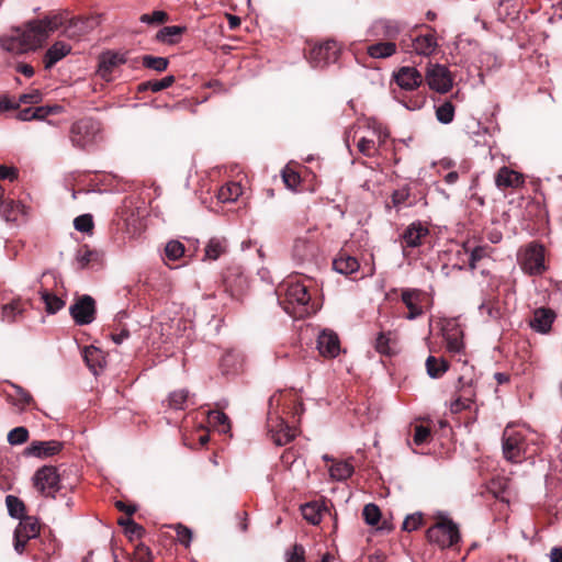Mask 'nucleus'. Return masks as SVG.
<instances>
[{"instance_id": "nucleus-9", "label": "nucleus", "mask_w": 562, "mask_h": 562, "mask_svg": "<svg viewBox=\"0 0 562 562\" xmlns=\"http://www.w3.org/2000/svg\"><path fill=\"white\" fill-rule=\"evenodd\" d=\"M40 533V524L37 518L33 516H25L18 524L13 539H14V550L22 554L25 551L26 544L37 538Z\"/></svg>"}, {"instance_id": "nucleus-10", "label": "nucleus", "mask_w": 562, "mask_h": 562, "mask_svg": "<svg viewBox=\"0 0 562 562\" xmlns=\"http://www.w3.org/2000/svg\"><path fill=\"white\" fill-rule=\"evenodd\" d=\"M340 49L335 41H326L315 45L307 55V60L314 68H323L329 64L336 63Z\"/></svg>"}, {"instance_id": "nucleus-51", "label": "nucleus", "mask_w": 562, "mask_h": 562, "mask_svg": "<svg viewBox=\"0 0 562 562\" xmlns=\"http://www.w3.org/2000/svg\"><path fill=\"white\" fill-rule=\"evenodd\" d=\"M362 516L368 525L375 526L381 518V510L375 504L369 503L363 507Z\"/></svg>"}, {"instance_id": "nucleus-11", "label": "nucleus", "mask_w": 562, "mask_h": 562, "mask_svg": "<svg viewBox=\"0 0 562 562\" xmlns=\"http://www.w3.org/2000/svg\"><path fill=\"white\" fill-rule=\"evenodd\" d=\"M69 313L78 326L91 324L95 319L97 307L92 296L83 294L69 307Z\"/></svg>"}, {"instance_id": "nucleus-38", "label": "nucleus", "mask_w": 562, "mask_h": 562, "mask_svg": "<svg viewBox=\"0 0 562 562\" xmlns=\"http://www.w3.org/2000/svg\"><path fill=\"white\" fill-rule=\"evenodd\" d=\"M83 359L88 368L94 373H98V369H102L103 356L99 348L93 346L86 347L83 350Z\"/></svg>"}, {"instance_id": "nucleus-47", "label": "nucleus", "mask_w": 562, "mask_h": 562, "mask_svg": "<svg viewBox=\"0 0 562 562\" xmlns=\"http://www.w3.org/2000/svg\"><path fill=\"white\" fill-rule=\"evenodd\" d=\"M473 392L471 387L461 391V395L451 404V412L459 413L471 407L473 402Z\"/></svg>"}, {"instance_id": "nucleus-13", "label": "nucleus", "mask_w": 562, "mask_h": 562, "mask_svg": "<svg viewBox=\"0 0 562 562\" xmlns=\"http://www.w3.org/2000/svg\"><path fill=\"white\" fill-rule=\"evenodd\" d=\"M267 425L271 439L277 446H284L295 437V429L290 427L289 424L278 415L269 413Z\"/></svg>"}, {"instance_id": "nucleus-32", "label": "nucleus", "mask_w": 562, "mask_h": 562, "mask_svg": "<svg viewBox=\"0 0 562 562\" xmlns=\"http://www.w3.org/2000/svg\"><path fill=\"white\" fill-rule=\"evenodd\" d=\"M241 186L237 182H227L217 191V200L221 203H229L236 201L241 194Z\"/></svg>"}, {"instance_id": "nucleus-56", "label": "nucleus", "mask_w": 562, "mask_h": 562, "mask_svg": "<svg viewBox=\"0 0 562 562\" xmlns=\"http://www.w3.org/2000/svg\"><path fill=\"white\" fill-rule=\"evenodd\" d=\"M358 150L367 157H374L378 151L376 143L373 139L361 137L357 144Z\"/></svg>"}, {"instance_id": "nucleus-62", "label": "nucleus", "mask_w": 562, "mask_h": 562, "mask_svg": "<svg viewBox=\"0 0 562 562\" xmlns=\"http://www.w3.org/2000/svg\"><path fill=\"white\" fill-rule=\"evenodd\" d=\"M375 350L385 356H390L392 353L390 347V338L385 333H380L375 339Z\"/></svg>"}, {"instance_id": "nucleus-5", "label": "nucleus", "mask_w": 562, "mask_h": 562, "mask_svg": "<svg viewBox=\"0 0 562 562\" xmlns=\"http://www.w3.org/2000/svg\"><path fill=\"white\" fill-rule=\"evenodd\" d=\"M504 458L512 463H520L527 458L528 445L522 431L506 427L502 437Z\"/></svg>"}, {"instance_id": "nucleus-52", "label": "nucleus", "mask_w": 562, "mask_h": 562, "mask_svg": "<svg viewBox=\"0 0 562 562\" xmlns=\"http://www.w3.org/2000/svg\"><path fill=\"white\" fill-rule=\"evenodd\" d=\"M184 254V245L179 240H170L165 247V255L169 260H178Z\"/></svg>"}, {"instance_id": "nucleus-50", "label": "nucleus", "mask_w": 562, "mask_h": 562, "mask_svg": "<svg viewBox=\"0 0 562 562\" xmlns=\"http://www.w3.org/2000/svg\"><path fill=\"white\" fill-rule=\"evenodd\" d=\"M119 524L124 527L125 533L131 538H140L145 532L144 528L131 518L120 519Z\"/></svg>"}, {"instance_id": "nucleus-16", "label": "nucleus", "mask_w": 562, "mask_h": 562, "mask_svg": "<svg viewBox=\"0 0 562 562\" xmlns=\"http://www.w3.org/2000/svg\"><path fill=\"white\" fill-rule=\"evenodd\" d=\"M64 447V443L58 440H34L24 450L25 457H35L38 459H46L58 454Z\"/></svg>"}, {"instance_id": "nucleus-30", "label": "nucleus", "mask_w": 562, "mask_h": 562, "mask_svg": "<svg viewBox=\"0 0 562 562\" xmlns=\"http://www.w3.org/2000/svg\"><path fill=\"white\" fill-rule=\"evenodd\" d=\"M244 358L239 352L227 351L221 359V369L224 374H235L241 370Z\"/></svg>"}, {"instance_id": "nucleus-7", "label": "nucleus", "mask_w": 562, "mask_h": 562, "mask_svg": "<svg viewBox=\"0 0 562 562\" xmlns=\"http://www.w3.org/2000/svg\"><path fill=\"white\" fill-rule=\"evenodd\" d=\"M518 259L522 271L529 276H540L546 270L544 249L537 243H530Z\"/></svg>"}, {"instance_id": "nucleus-63", "label": "nucleus", "mask_w": 562, "mask_h": 562, "mask_svg": "<svg viewBox=\"0 0 562 562\" xmlns=\"http://www.w3.org/2000/svg\"><path fill=\"white\" fill-rule=\"evenodd\" d=\"M131 336L130 330L126 326H113V331L110 337L115 345H121L123 341L128 339Z\"/></svg>"}, {"instance_id": "nucleus-49", "label": "nucleus", "mask_w": 562, "mask_h": 562, "mask_svg": "<svg viewBox=\"0 0 562 562\" xmlns=\"http://www.w3.org/2000/svg\"><path fill=\"white\" fill-rule=\"evenodd\" d=\"M7 439L11 446L22 445L29 439V430L24 426L15 427L9 431Z\"/></svg>"}, {"instance_id": "nucleus-35", "label": "nucleus", "mask_w": 562, "mask_h": 562, "mask_svg": "<svg viewBox=\"0 0 562 562\" xmlns=\"http://www.w3.org/2000/svg\"><path fill=\"white\" fill-rule=\"evenodd\" d=\"M187 30L186 26L181 25H169L160 29L156 35L157 41L167 43V44H176L179 42V36L184 33Z\"/></svg>"}, {"instance_id": "nucleus-23", "label": "nucleus", "mask_w": 562, "mask_h": 562, "mask_svg": "<svg viewBox=\"0 0 562 562\" xmlns=\"http://www.w3.org/2000/svg\"><path fill=\"white\" fill-rule=\"evenodd\" d=\"M71 49V46L63 41L55 42L43 56L44 68L52 69L59 60L69 55Z\"/></svg>"}, {"instance_id": "nucleus-12", "label": "nucleus", "mask_w": 562, "mask_h": 562, "mask_svg": "<svg viewBox=\"0 0 562 562\" xmlns=\"http://www.w3.org/2000/svg\"><path fill=\"white\" fill-rule=\"evenodd\" d=\"M223 285L225 292L233 299L239 300L248 290V277L240 267H229L223 274Z\"/></svg>"}, {"instance_id": "nucleus-64", "label": "nucleus", "mask_w": 562, "mask_h": 562, "mask_svg": "<svg viewBox=\"0 0 562 562\" xmlns=\"http://www.w3.org/2000/svg\"><path fill=\"white\" fill-rule=\"evenodd\" d=\"M430 437V430L428 427L423 425H417L415 427L413 441L415 445L420 446L428 441Z\"/></svg>"}, {"instance_id": "nucleus-60", "label": "nucleus", "mask_w": 562, "mask_h": 562, "mask_svg": "<svg viewBox=\"0 0 562 562\" xmlns=\"http://www.w3.org/2000/svg\"><path fill=\"white\" fill-rule=\"evenodd\" d=\"M282 180L285 187L291 190H295L297 186L301 183L300 175L296 171L289 168H285L282 171Z\"/></svg>"}, {"instance_id": "nucleus-41", "label": "nucleus", "mask_w": 562, "mask_h": 562, "mask_svg": "<svg viewBox=\"0 0 562 562\" xmlns=\"http://www.w3.org/2000/svg\"><path fill=\"white\" fill-rule=\"evenodd\" d=\"M175 80L173 75L166 76L161 79L148 80L139 85V91L150 90L151 92H159L171 87Z\"/></svg>"}, {"instance_id": "nucleus-31", "label": "nucleus", "mask_w": 562, "mask_h": 562, "mask_svg": "<svg viewBox=\"0 0 562 562\" xmlns=\"http://www.w3.org/2000/svg\"><path fill=\"white\" fill-rule=\"evenodd\" d=\"M325 507L318 502H310L301 506L303 518L312 525H318L323 517Z\"/></svg>"}, {"instance_id": "nucleus-42", "label": "nucleus", "mask_w": 562, "mask_h": 562, "mask_svg": "<svg viewBox=\"0 0 562 562\" xmlns=\"http://www.w3.org/2000/svg\"><path fill=\"white\" fill-rule=\"evenodd\" d=\"M456 108L451 101H443L436 105V117L441 124H449L454 119Z\"/></svg>"}, {"instance_id": "nucleus-45", "label": "nucleus", "mask_w": 562, "mask_h": 562, "mask_svg": "<svg viewBox=\"0 0 562 562\" xmlns=\"http://www.w3.org/2000/svg\"><path fill=\"white\" fill-rule=\"evenodd\" d=\"M142 64L145 68L162 72L167 69L169 60L166 57L144 55L142 57Z\"/></svg>"}, {"instance_id": "nucleus-48", "label": "nucleus", "mask_w": 562, "mask_h": 562, "mask_svg": "<svg viewBox=\"0 0 562 562\" xmlns=\"http://www.w3.org/2000/svg\"><path fill=\"white\" fill-rule=\"evenodd\" d=\"M42 299L45 303L46 311L49 314L57 313L65 305V302L60 297H58L57 295L52 294L47 291L42 293Z\"/></svg>"}, {"instance_id": "nucleus-53", "label": "nucleus", "mask_w": 562, "mask_h": 562, "mask_svg": "<svg viewBox=\"0 0 562 562\" xmlns=\"http://www.w3.org/2000/svg\"><path fill=\"white\" fill-rule=\"evenodd\" d=\"M64 111V106L59 104L53 105H41L34 108V120H45L47 116L53 114H59Z\"/></svg>"}, {"instance_id": "nucleus-43", "label": "nucleus", "mask_w": 562, "mask_h": 562, "mask_svg": "<svg viewBox=\"0 0 562 562\" xmlns=\"http://www.w3.org/2000/svg\"><path fill=\"white\" fill-rule=\"evenodd\" d=\"M98 252L91 250L87 245L80 247L76 252V263L78 269L87 268L92 261L97 260Z\"/></svg>"}, {"instance_id": "nucleus-14", "label": "nucleus", "mask_w": 562, "mask_h": 562, "mask_svg": "<svg viewBox=\"0 0 562 562\" xmlns=\"http://www.w3.org/2000/svg\"><path fill=\"white\" fill-rule=\"evenodd\" d=\"M426 81L431 90L446 93L452 88V77L449 69L440 64L432 65L426 72Z\"/></svg>"}, {"instance_id": "nucleus-19", "label": "nucleus", "mask_w": 562, "mask_h": 562, "mask_svg": "<svg viewBox=\"0 0 562 562\" xmlns=\"http://www.w3.org/2000/svg\"><path fill=\"white\" fill-rule=\"evenodd\" d=\"M491 254V247L487 245L484 246H475L471 248L469 246V243H464L462 245V249L458 250L457 255L459 258L461 256L465 257L467 260H462V263H465V268L468 267L469 270L474 271L477 268V263L490 257Z\"/></svg>"}, {"instance_id": "nucleus-54", "label": "nucleus", "mask_w": 562, "mask_h": 562, "mask_svg": "<svg viewBox=\"0 0 562 562\" xmlns=\"http://www.w3.org/2000/svg\"><path fill=\"white\" fill-rule=\"evenodd\" d=\"M480 314L485 316L486 319H498L501 317V308L495 302H483L479 306Z\"/></svg>"}, {"instance_id": "nucleus-6", "label": "nucleus", "mask_w": 562, "mask_h": 562, "mask_svg": "<svg viewBox=\"0 0 562 562\" xmlns=\"http://www.w3.org/2000/svg\"><path fill=\"white\" fill-rule=\"evenodd\" d=\"M34 487L45 497H56L60 490V476L54 465H43L33 475Z\"/></svg>"}, {"instance_id": "nucleus-44", "label": "nucleus", "mask_w": 562, "mask_h": 562, "mask_svg": "<svg viewBox=\"0 0 562 562\" xmlns=\"http://www.w3.org/2000/svg\"><path fill=\"white\" fill-rule=\"evenodd\" d=\"M5 504L8 508V513L12 518L22 519L24 518L25 505L24 503L14 495H8L5 497Z\"/></svg>"}, {"instance_id": "nucleus-8", "label": "nucleus", "mask_w": 562, "mask_h": 562, "mask_svg": "<svg viewBox=\"0 0 562 562\" xmlns=\"http://www.w3.org/2000/svg\"><path fill=\"white\" fill-rule=\"evenodd\" d=\"M400 46L405 53L429 56L436 50L438 44L432 33H411L402 37Z\"/></svg>"}, {"instance_id": "nucleus-29", "label": "nucleus", "mask_w": 562, "mask_h": 562, "mask_svg": "<svg viewBox=\"0 0 562 562\" xmlns=\"http://www.w3.org/2000/svg\"><path fill=\"white\" fill-rule=\"evenodd\" d=\"M443 338L447 342V349L450 352L459 353L463 349L462 330L453 324L451 328H443Z\"/></svg>"}, {"instance_id": "nucleus-24", "label": "nucleus", "mask_w": 562, "mask_h": 562, "mask_svg": "<svg viewBox=\"0 0 562 562\" xmlns=\"http://www.w3.org/2000/svg\"><path fill=\"white\" fill-rule=\"evenodd\" d=\"M524 182V176L508 167H502L495 176V183L499 189L519 188Z\"/></svg>"}, {"instance_id": "nucleus-39", "label": "nucleus", "mask_w": 562, "mask_h": 562, "mask_svg": "<svg viewBox=\"0 0 562 562\" xmlns=\"http://www.w3.org/2000/svg\"><path fill=\"white\" fill-rule=\"evenodd\" d=\"M188 403L194 404L190 400V393L187 389L176 390L168 396V406L172 409L183 411L187 408Z\"/></svg>"}, {"instance_id": "nucleus-55", "label": "nucleus", "mask_w": 562, "mask_h": 562, "mask_svg": "<svg viewBox=\"0 0 562 562\" xmlns=\"http://www.w3.org/2000/svg\"><path fill=\"white\" fill-rule=\"evenodd\" d=\"M173 528L179 543L184 548H189L193 538L192 530L182 524H177Z\"/></svg>"}, {"instance_id": "nucleus-20", "label": "nucleus", "mask_w": 562, "mask_h": 562, "mask_svg": "<svg viewBox=\"0 0 562 562\" xmlns=\"http://www.w3.org/2000/svg\"><path fill=\"white\" fill-rule=\"evenodd\" d=\"M126 63L124 54L106 52L100 56L98 74L102 79L111 80L113 70Z\"/></svg>"}, {"instance_id": "nucleus-26", "label": "nucleus", "mask_w": 562, "mask_h": 562, "mask_svg": "<svg viewBox=\"0 0 562 562\" xmlns=\"http://www.w3.org/2000/svg\"><path fill=\"white\" fill-rule=\"evenodd\" d=\"M315 245L306 238H296L293 245V258L303 263L311 261L315 256Z\"/></svg>"}, {"instance_id": "nucleus-22", "label": "nucleus", "mask_w": 562, "mask_h": 562, "mask_svg": "<svg viewBox=\"0 0 562 562\" xmlns=\"http://www.w3.org/2000/svg\"><path fill=\"white\" fill-rule=\"evenodd\" d=\"M429 234L427 226L416 221L411 223L402 234V243L404 247L416 248L422 245V239Z\"/></svg>"}, {"instance_id": "nucleus-59", "label": "nucleus", "mask_w": 562, "mask_h": 562, "mask_svg": "<svg viewBox=\"0 0 562 562\" xmlns=\"http://www.w3.org/2000/svg\"><path fill=\"white\" fill-rule=\"evenodd\" d=\"M423 520V514L419 512L408 515L403 521V530L408 532L417 530L422 526Z\"/></svg>"}, {"instance_id": "nucleus-33", "label": "nucleus", "mask_w": 562, "mask_h": 562, "mask_svg": "<svg viewBox=\"0 0 562 562\" xmlns=\"http://www.w3.org/2000/svg\"><path fill=\"white\" fill-rule=\"evenodd\" d=\"M477 64L480 68V76H483L484 72L488 74L502 66L501 60L497 55L492 52H482L477 57Z\"/></svg>"}, {"instance_id": "nucleus-18", "label": "nucleus", "mask_w": 562, "mask_h": 562, "mask_svg": "<svg viewBox=\"0 0 562 562\" xmlns=\"http://www.w3.org/2000/svg\"><path fill=\"white\" fill-rule=\"evenodd\" d=\"M316 342L319 353L325 358H336L340 352L339 337L330 329H323Z\"/></svg>"}, {"instance_id": "nucleus-21", "label": "nucleus", "mask_w": 562, "mask_h": 562, "mask_svg": "<svg viewBox=\"0 0 562 562\" xmlns=\"http://www.w3.org/2000/svg\"><path fill=\"white\" fill-rule=\"evenodd\" d=\"M555 313L548 307H539L533 311L529 326L539 334H548L555 319Z\"/></svg>"}, {"instance_id": "nucleus-15", "label": "nucleus", "mask_w": 562, "mask_h": 562, "mask_svg": "<svg viewBox=\"0 0 562 562\" xmlns=\"http://www.w3.org/2000/svg\"><path fill=\"white\" fill-rule=\"evenodd\" d=\"M425 293L420 289L405 288L401 292V301L408 310L405 318L414 321L424 315V302Z\"/></svg>"}, {"instance_id": "nucleus-37", "label": "nucleus", "mask_w": 562, "mask_h": 562, "mask_svg": "<svg viewBox=\"0 0 562 562\" xmlns=\"http://www.w3.org/2000/svg\"><path fill=\"white\" fill-rule=\"evenodd\" d=\"M367 50L372 58H386L396 52V45L391 41L380 42L369 45Z\"/></svg>"}, {"instance_id": "nucleus-58", "label": "nucleus", "mask_w": 562, "mask_h": 562, "mask_svg": "<svg viewBox=\"0 0 562 562\" xmlns=\"http://www.w3.org/2000/svg\"><path fill=\"white\" fill-rule=\"evenodd\" d=\"M74 226L78 232L90 233L93 228V220L90 214H82L74 220Z\"/></svg>"}, {"instance_id": "nucleus-4", "label": "nucleus", "mask_w": 562, "mask_h": 562, "mask_svg": "<svg viewBox=\"0 0 562 562\" xmlns=\"http://www.w3.org/2000/svg\"><path fill=\"white\" fill-rule=\"evenodd\" d=\"M69 139L74 147L89 149L102 140V128L99 121L83 117L72 123Z\"/></svg>"}, {"instance_id": "nucleus-25", "label": "nucleus", "mask_w": 562, "mask_h": 562, "mask_svg": "<svg viewBox=\"0 0 562 562\" xmlns=\"http://www.w3.org/2000/svg\"><path fill=\"white\" fill-rule=\"evenodd\" d=\"M400 32V24L393 20H378L371 26L372 35L382 36L387 41L394 40Z\"/></svg>"}, {"instance_id": "nucleus-28", "label": "nucleus", "mask_w": 562, "mask_h": 562, "mask_svg": "<svg viewBox=\"0 0 562 562\" xmlns=\"http://www.w3.org/2000/svg\"><path fill=\"white\" fill-rule=\"evenodd\" d=\"M333 268L336 272L348 276L357 272L360 268V265L355 257L348 255L347 252H340L333 260Z\"/></svg>"}, {"instance_id": "nucleus-17", "label": "nucleus", "mask_w": 562, "mask_h": 562, "mask_svg": "<svg viewBox=\"0 0 562 562\" xmlns=\"http://www.w3.org/2000/svg\"><path fill=\"white\" fill-rule=\"evenodd\" d=\"M394 80L402 90L414 91L423 83V76L415 67L403 66L394 72Z\"/></svg>"}, {"instance_id": "nucleus-3", "label": "nucleus", "mask_w": 562, "mask_h": 562, "mask_svg": "<svg viewBox=\"0 0 562 562\" xmlns=\"http://www.w3.org/2000/svg\"><path fill=\"white\" fill-rule=\"evenodd\" d=\"M435 522L427 529L426 538L441 550H457L462 541L459 525L446 512H436Z\"/></svg>"}, {"instance_id": "nucleus-2", "label": "nucleus", "mask_w": 562, "mask_h": 562, "mask_svg": "<svg viewBox=\"0 0 562 562\" xmlns=\"http://www.w3.org/2000/svg\"><path fill=\"white\" fill-rule=\"evenodd\" d=\"M282 307L290 316L301 319L315 314L318 306L312 301L310 285L302 280H290L284 284Z\"/></svg>"}, {"instance_id": "nucleus-46", "label": "nucleus", "mask_w": 562, "mask_h": 562, "mask_svg": "<svg viewBox=\"0 0 562 562\" xmlns=\"http://www.w3.org/2000/svg\"><path fill=\"white\" fill-rule=\"evenodd\" d=\"M403 106H405L409 111L419 110L425 104V97L417 93L413 97H407L405 94H395L394 97Z\"/></svg>"}, {"instance_id": "nucleus-57", "label": "nucleus", "mask_w": 562, "mask_h": 562, "mask_svg": "<svg viewBox=\"0 0 562 562\" xmlns=\"http://www.w3.org/2000/svg\"><path fill=\"white\" fill-rule=\"evenodd\" d=\"M411 195L409 188L403 187L397 190H394L391 195V201L394 207L401 209L403 205L406 204V201L408 200Z\"/></svg>"}, {"instance_id": "nucleus-40", "label": "nucleus", "mask_w": 562, "mask_h": 562, "mask_svg": "<svg viewBox=\"0 0 562 562\" xmlns=\"http://www.w3.org/2000/svg\"><path fill=\"white\" fill-rule=\"evenodd\" d=\"M353 467L347 461H338L330 465L329 475L333 480L345 481L353 474Z\"/></svg>"}, {"instance_id": "nucleus-34", "label": "nucleus", "mask_w": 562, "mask_h": 562, "mask_svg": "<svg viewBox=\"0 0 562 562\" xmlns=\"http://www.w3.org/2000/svg\"><path fill=\"white\" fill-rule=\"evenodd\" d=\"M449 369V363L443 358H436L434 356H429L426 359V370L427 374L431 379L441 378Z\"/></svg>"}, {"instance_id": "nucleus-27", "label": "nucleus", "mask_w": 562, "mask_h": 562, "mask_svg": "<svg viewBox=\"0 0 562 562\" xmlns=\"http://www.w3.org/2000/svg\"><path fill=\"white\" fill-rule=\"evenodd\" d=\"M227 249L228 241L225 237H212L205 245L203 260H217L222 255L227 252Z\"/></svg>"}, {"instance_id": "nucleus-1", "label": "nucleus", "mask_w": 562, "mask_h": 562, "mask_svg": "<svg viewBox=\"0 0 562 562\" xmlns=\"http://www.w3.org/2000/svg\"><path fill=\"white\" fill-rule=\"evenodd\" d=\"M100 23L101 16L98 14L70 16L68 11L52 12L12 29L0 37V46L9 53L23 54L41 47L49 34L56 31H60V35L68 40L80 41Z\"/></svg>"}, {"instance_id": "nucleus-61", "label": "nucleus", "mask_w": 562, "mask_h": 562, "mask_svg": "<svg viewBox=\"0 0 562 562\" xmlns=\"http://www.w3.org/2000/svg\"><path fill=\"white\" fill-rule=\"evenodd\" d=\"M168 20V14L165 11L156 10L150 14H142L139 21L146 24H160Z\"/></svg>"}, {"instance_id": "nucleus-36", "label": "nucleus", "mask_w": 562, "mask_h": 562, "mask_svg": "<svg viewBox=\"0 0 562 562\" xmlns=\"http://www.w3.org/2000/svg\"><path fill=\"white\" fill-rule=\"evenodd\" d=\"M25 310V303L20 299H13L2 306V319L12 323Z\"/></svg>"}]
</instances>
